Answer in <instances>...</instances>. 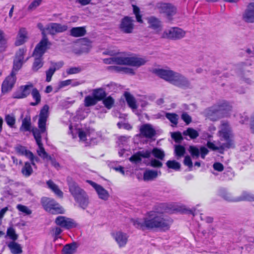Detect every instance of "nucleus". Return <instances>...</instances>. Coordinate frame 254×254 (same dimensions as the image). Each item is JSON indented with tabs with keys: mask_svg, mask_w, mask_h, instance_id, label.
Here are the masks:
<instances>
[{
	"mask_svg": "<svg viewBox=\"0 0 254 254\" xmlns=\"http://www.w3.org/2000/svg\"><path fill=\"white\" fill-rule=\"evenodd\" d=\"M68 26L65 24H62L57 23H51L46 27L48 33L51 35H55L57 33L64 32L66 31Z\"/></svg>",
	"mask_w": 254,
	"mask_h": 254,
	"instance_id": "nucleus-18",
	"label": "nucleus"
},
{
	"mask_svg": "<svg viewBox=\"0 0 254 254\" xmlns=\"http://www.w3.org/2000/svg\"><path fill=\"white\" fill-rule=\"evenodd\" d=\"M15 150L19 154L25 155L30 160L33 166H35V162H38L39 159L34 156L33 153L26 149L25 147L22 146H17L15 147Z\"/></svg>",
	"mask_w": 254,
	"mask_h": 254,
	"instance_id": "nucleus-20",
	"label": "nucleus"
},
{
	"mask_svg": "<svg viewBox=\"0 0 254 254\" xmlns=\"http://www.w3.org/2000/svg\"><path fill=\"white\" fill-rule=\"evenodd\" d=\"M241 19L245 23H254V2L248 4L242 13Z\"/></svg>",
	"mask_w": 254,
	"mask_h": 254,
	"instance_id": "nucleus-9",
	"label": "nucleus"
},
{
	"mask_svg": "<svg viewBox=\"0 0 254 254\" xmlns=\"http://www.w3.org/2000/svg\"><path fill=\"white\" fill-rule=\"evenodd\" d=\"M220 195L222 198L227 201L238 202V196H234L231 193L225 190H220Z\"/></svg>",
	"mask_w": 254,
	"mask_h": 254,
	"instance_id": "nucleus-31",
	"label": "nucleus"
},
{
	"mask_svg": "<svg viewBox=\"0 0 254 254\" xmlns=\"http://www.w3.org/2000/svg\"><path fill=\"white\" fill-rule=\"evenodd\" d=\"M110 68H112L117 71L122 72L124 73L131 75H134L135 74V72L132 68L123 67L118 66H110Z\"/></svg>",
	"mask_w": 254,
	"mask_h": 254,
	"instance_id": "nucleus-40",
	"label": "nucleus"
},
{
	"mask_svg": "<svg viewBox=\"0 0 254 254\" xmlns=\"http://www.w3.org/2000/svg\"><path fill=\"white\" fill-rule=\"evenodd\" d=\"M76 248L75 243L67 244L63 248L62 254H73L75 253Z\"/></svg>",
	"mask_w": 254,
	"mask_h": 254,
	"instance_id": "nucleus-39",
	"label": "nucleus"
},
{
	"mask_svg": "<svg viewBox=\"0 0 254 254\" xmlns=\"http://www.w3.org/2000/svg\"><path fill=\"white\" fill-rule=\"evenodd\" d=\"M31 127V119L29 117H26L22 120V125L20 127V130L23 132L30 131Z\"/></svg>",
	"mask_w": 254,
	"mask_h": 254,
	"instance_id": "nucleus-37",
	"label": "nucleus"
},
{
	"mask_svg": "<svg viewBox=\"0 0 254 254\" xmlns=\"http://www.w3.org/2000/svg\"><path fill=\"white\" fill-rule=\"evenodd\" d=\"M154 73L161 78L183 89H192L193 85L184 75L171 69H156Z\"/></svg>",
	"mask_w": 254,
	"mask_h": 254,
	"instance_id": "nucleus-2",
	"label": "nucleus"
},
{
	"mask_svg": "<svg viewBox=\"0 0 254 254\" xmlns=\"http://www.w3.org/2000/svg\"><path fill=\"white\" fill-rule=\"evenodd\" d=\"M147 62V60L145 58L135 56L129 57H115L104 60V62L106 64H115L121 65H128L136 67L144 65Z\"/></svg>",
	"mask_w": 254,
	"mask_h": 254,
	"instance_id": "nucleus-3",
	"label": "nucleus"
},
{
	"mask_svg": "<svg viewBox=\"0 0 254 254\" xmlns=\"http://www.w3.org/2000/svg\"><path fill=\"white\" fill-rule=\"evenodd\" d=\"M50 44L47 37H43L41 41L36 45L33 53L34 57H42L48 49V45Z\"/></svg>",
	"mask_w": 254,
	"mask_h": 254,
	"instance_id": "nucleus-16",
	"label": "nucleus"
},
{
	"mask_svg": "<svg viewBox=\"0 0 254 254\" xmlns=\"http://www.w3.org/2000/svg\"><path fill=\"white\" fill-rule=\"evenodd\" d=\"M182 119L183 120V121L186 123L187 125L190 124L191 121V119L190 117L188 115L187 113H184L182 115Z\"/></svg>",
	"mask_w": 254,
	"mask_h": 254,
	"instance_id": "nucleus-64",
	"label": "nucleus"
},
{
	"mask_svg": "<svg viewBox=\"0 0 254 254\" xmlns=\"http://www.w3.org/2000/svg\"><path fill=\"white\" fill-rule=\"evenodd\" d=\"M41 202L45 210L50 213L57 214L64 212L63 207L53 199L44 197L42 199Z\"/></svg>",
	"mask_w": 254,
	"mask_h": 254,
	"instance_id": "nucleus-7",
	"label": "nucleus"
},
{
	"mask_svg": "<svg viewBox=\"0 0 254 254\" xmlns=\"http://www.w3.org/2000/svg\"><path fill=\"white\" fill-rule=\"evenodd\" d=\"M184 135H188L192 139H195L199 136L198 131L192 128H188L183 132Z\"/></svg>",
	"mask_w": 254,
	"mask_h": 254,
	"instance_id": "nucleus-44",
	"label": "nucleus"
},
{
	"mask_svg": "<svg viewBox=\"0 0 254 254\" xmlns=\"http://www.w3.org/2000/svg\"><path fill=\"white\" fill-rule=\"evenodd\" d=\"M42 0H34L28 6V9L32 11L35 9L38 6H39Z\"/></svg>",
	"mask_w": 254,
	"mask_h": 254,
	"instance_id": "nucleus-58",
	"label": "nucleus"
},
{
	"mask_svg": "<svg viewBox=\"0 0 254 254\" xmlns=\"http://www.w3.org/2000/svg\"><path fill=\"white\" fill-rule=\"evenodd\" d=\"M131 222L138 229L158 228L165 231L170 228L173 220L159 207L148 212L144 219H132Z\"/></svg>",
	"mask_w": 254,
	"mask_h": 254,
	"instance_id": "nucleus-1",
	"label": "nucleus"
},
{
	"mask_svg": "<svg viewBox=\"0 0 254 254\" xmlns=\"http://www.w3.org/2000/svg\"><path fill=\"white\" fill-rule=\"evenodd\" d=\"M81 71V68L80 67H71L66 70L67 74H76Z\"/></svg>",
	"mask_w": 254,
	"mask_h": 254,
	"instance_id": "nucleus-60",
	"label": "nucleus"
},
{
	"mask_svg": "<svg viewBox=\"0 0 254 254\" xmlns=\"http://www.w3.org/2000/svg\"><path fill=\"white\" fill-rule=\"evenodd\" d=\"M124 96L130 109L135 110L137 109L138 106L137 99H136L131 93L127 91L124 92Z\"/></svg>",
	"mask_w": 254,
	"mask_h": 254,
	"instance_id": "nucleus-23",
	"label": "nucleus"
},
{
	"mask_svg": "<svg viewBox=\"0 0 254 254\" xmlns=\"http://www.w3.org/2000/svg\"><path fill=\"white\" fill-rule=\"evenodd\" d=\"M151 154L155 158L160 160H163L165 156V154L163 150L156 147L152 150H143L138 151L132 155L129 160L133 163L139 164L141 163L142 158H149Z\"/></svg>",
	"mask_w": 254,
	"mask_h": 254,
	"instance_id": "nucleus-5",
	"label": "nucleus"
},
{
	"mask_svg": "<svg viewBox=\"0 0 254 254\" xmlns=\"http://www.w3.org/2000/svg\"><path fill=\"white\" fill-rule=\"evenodd\" d=\"M69 191L74 199L86 192L70 177L67 178Z\"/></svg>",
	"mask_w": 254,
	"mask_h": 254,
	"instance_id": "nucleus-13",
	"label": "nucleus"
},
{
	"mask_svg": "<svg viewBox=\"0 0 254 254\" xmlns=\"http://www.w3.org/2000/svg\"><path fill=\"white\" fill-rule=\"evenodd\" d=\"M85 33V29L83 27H73L70 31V35L74 37L83 36Z\"/></svg>",
	"mask_w": 254,
	"mask_h": 254,
	"instance_id": "nucleus-33",
	"label": "nucleus"
},
{
	"mask_svg": "<svg viewBox=\"0 0 254 254\" xmlns=\"http://www.w3.org/2000/svg\"><path fill=\"white\" fill-rule=\"evenodd\" d=\"M74 200L78 204L79 207L82 209H85L88 207L89 203V196L86 192L81 195L76 197Z\"/></svg>",
	"mask_w": 254,
	"mask_h": 254,
	"instance_id": "nucleus-25",
	"label": "nucleus"
},
{
	"mask_svg": "<svg viewBox=\"0 0 254 254\" xmlns=\"http://www.w3.org/2000/svg\"><path fill=\"white\" fill-rule=\"evenodd\" d=\"M242 201H254V195L248 192H244L239 196H238V202Z\"/></svg>",
	"mask_w": 254,
	"mask_h": 254,
	"instance_id": "nucleus-42",
	"label": "nucleus"
},
{
	"mask_svg": "<svg viewBox=\"0 0 254 254\" xmlns=\"http://www.w3.org/2000/svg\"><path fill=\"white\" fill-rule=\"evenodd\" d=\"M51 232L54 237V240L56 241L59 238L58 236L62 232V230L60 227H56L52 228Z\"/></svg>",
	"mask_w": 254,
	"mask_h": 254,
	"instance_id": "nucleus-55",
	"label": "nucleus"
},
{
	"mask_svg": "<svg viewBox=\"0 0 254 254\" xmlns=\"http://www.w3.org/2000/svg\"><path fill=\"white\" fill-rule=\"evenodd\" d=\"M25 52V49L23 48L19 49L16 53L15 59L24 61V55Z\"/></svg>",
	"mask_w": 254,
	"mask_h": 254,
	"instance_id": "nucleus-56",
	"label": "nucleus"
},
{
	"mask_svg": "<svg viewBox=\"0 0 254 254\" xmlns=\"http://www.w3.org/2000/svg\"><path fill=\"white\" fill-rule=\"evenodd\" d=\"M189 151L192 157H195L196 158L198 157L199 155V150L196 147L190 146L189 147Z\"/></svg>",
	"mask_w": 254,
	"mask_h": 254,
	"instance_id": "nucleus-54",
	"label": "nucleus"
},
{
	"mask_svg": "<svg viewBox=\"0 0 254 254\" xmlns=\"http://www.w3.org/2000/svg\"><path fill=\"white\" fill-rule=\"evenodd\" d=\"M38 148L37 150V154L41 157L43 160L48 161L49 159H51V156L49 155L45 151L43 143L37 144Z\"/></svg>",
	"mask_w": 254,
	"mask_h": 254,
	"instance_id": "nucleus-36",
	"label": "nucleus"
},
{
	"mask_svg": "<svg viewBox=\"0 0 254 254\" xmlns=\"http://www.w3.org/2000/svg\"><path fill=\"white\" fill-rule=\"evenodd\" d=\"M63 66L62 63H52L51 66L46 71V81L49 82L51 81L52 76L57 70L59 69Z\"/></svg>",
	"mask_w": 254,
	"mask_h": 254,
	"instance_id": "nucleus-24",
	"label": "nucleus"
},
{
	"mask_svg": "<svg viewBox=\"0 0 254 254\" xmlns=\"http://www.w3.org/2000/svg\"><path fill=\"white\" fill-rule=\"evenodd\" d=\"M78 136L80 140L81 141H85L86 139V136L89 134L88 131H85L82 129H79L78 130Z\"/></svg>",
	"mask_w": 254,
	"mask_h": 254,
	"instance_id": "nucleus-61",
	"label": "nucleus"
},
{
	"mask_svg": "<svg viewBox=\"0 0 254 254\" xmlns=\"http://www.w3.org/2000/svg\"><path fill=\"white\" fill-rule=\"evenodd\" d=\"M86 182L94 189L99 199L104 201L108 200L110 197V194L107 190L102 186L91 180H87Z\"/></svg>",
	"mask_w": 254,
	"mask_h": 254,
	"instance_id": "nucleus-12",
	"label": "nucleus"
},
{
	"mask_svg": "<svg viewBox=\"0 0 254 254\" xmlns=\"http://www.w3.org/2000/svg\"><path fill=\"white\" fill-rule=\"evenodd\" d=\"M151 167L153 168H160L163 166L162 163L160 161V160L156 159H152L148 163Z\"/></svg>",
	"mask_w": 254,
	"mask_h": 254,
	"instance_id": "nucleus-51",
	"label": "nucleus"
},
{
	"mask_svg": "<svg viewBox=\"0 0 254 254\" xmlns=\"http://www.w3.org/2000/svg\"><path fill=\"white\" fill-rule=\"evenodd\" d=\"M166 164L168 168L175 171H179L181 168V164L175 160H169Z\"/></svg>",
	"mask_w": 254,
	"mask_h": 254,
	"instance_id": "nucleus-46",
	"label": "nucleus"
},
{
	"mask_svg": "<svg viewBox=\"0 0 254 254\" xmlns=\"http://www.w3.org/2000/svg\"><path fill=\"white\" fill-rule=\"evenodd\" d=\"M141 134L147 138H151L155 135V131L149 125L142 126L140 128Z\"/></svg>",
	"mask_w": 254,
	"mask_h": 254,
	"instance_id": "nucleus-29",
	"label": "nucleus"
},
{
	"mask_svg": "<svg viewBox=\"0 0 254 254\" xmlns=\"http://www.w3.org/2000/svg\"><path fill=\"white\" fill-rule=\"evenodd\" d=\"M33 170L29 162H25L24 167L22 169L23 175L26 177H28L31 175Z\"/></svg>",
	"mask_w": 254,
	"mask_h": 254,
	"instance_id": "nucleus-47",
	"label": "nucleus"
},
{
	"mask_svg": "<svg viewBox=\"0 0 254 254\" xmlns=\"http://www.w3.org/2000/svg\"><path fill=\"white\" fill-rule=\"evenodd\" d=\"M147 21L150 28L157 32H159L161 30V22L158 18L154 16H150L147 18Z\"/></svg>",
	"mask_w": 254,
	"mask_h": 254,
	"instance_id": "nucleus-26",
	"label": "nucleus"
},
{
	"mask_svg": "<svg viewBox=\"0 0 254 254\" xmlns=\"http://www.w3.org/2000/svg\"><path fill=\"white\" fill-rule=\"evenodd\" d=\"M134 27L133 18L129 16H125L121 20L119 28L121 32L126 34H130L132 33Z\"/></svg>",
	"mask_w": 254,
	"mask_h": 254,
	"instance_id": "nucleus-10",
	"label": "nucleus"
},
{
	"mask_svg": "<svg viewBox=\"0 0 254 254\" xmlns=\"http://www.w3.org/2000/svg\"><path fill=\"white\" fill-rule=\"evenodd\" d=\"M219 133L222 137L221 140L225 141L226 142L222 144L219 143L218 146H215L213 143L208 141L207 143L208 147L213 150H217L232 147L233 142L230 138L232 135L231 130L227 123H224L222 124Z\"/></svg>",
	"mask_w": 254,
	"mask_h": 254,
	"instance_id": "nucleus-4",
	"label": "nucleus"
},
{
	"mask_svg": "<svg viewBox=\"0 0 254 254\" xmlns=\"http://www.w3.org/2000/svg\"><path fill=\"white\" fill-rule=\"evenodd\" d=\"M24 63V61L14 59L11 72H14L15 76H16V72L21 68Z\"/></svg>",
	"mask_w": 254,
	"mask_h": 254,
	"instance_id": "nucleus-48",
	"label": "nucleus"
},
{
	"mask_svg": "<svg viewBox=\"0 0 254 254\" xmlns=\"http://www.w3.org/2000/svg\"><path fill=\"white\" fill-rule=\"evenodd\" d=\"M251 64L242 63L240 64L238 67V74L240 78L248 83H251V75L252 74L250 70Z\"/></svg>",
	"mask_w": 254,
	"mask_h": 254,
	"instance_id": "nucleus-8",
	"label": "nucleus"
},
{
	"mask_svg": "<svg viewBox=\"0 0 254 254\" xmlns=\"http://www.w3.org/2000/svg\"><path fill=\"white\" fill-rule=\"evenodd\" d=\"M55 222L57 225L66 229H69L75 226L73 220L63 216L57 217L55 220Z\"/></svg>",
	"mask_w": 254,
	"mask_h": 254,
	"instance_id": "nucleus-19",
	"label": "nucleus"
},
{
	"mask_svg": "<svg viewBox=\"0 0 254 254\" xmlns=\"http://www.w3.org/2000/svg\"><path fill=\"white\" fill-rule=\"evenodd\" d=\"M138 103H140L141 107H145L147 104V102L146 101V97L144 96H140L139 98L137 99Z\"/></svg>",
	"mask_w": 254,
	"mask_h": 254,
	"instance_id": "nucleus-63",
	"label": "nucleus"
},
{
	"mask_svg": "<svg viewBox=\"0 0 254 254\" xmlns=\"http://www.w3.org/2000/svg\"><path fill=\"white\" fill-rule=\"evenodd\" d=\"M176 156L178 157H181L184 156L185 153V148L182 145H177L175 149Z\"/></svg>",
	"mask_w": 254,
	"mask_h": 254,
	"instance_id": "nucleus-52",
	"label": "nucleus"
},
{
	"mask_svg": "<svg viewBox=\"0 0 254 254\" xmlns=\"http://www.w3.org/2000/svg\"><path fill=\"white\" fill-rule=\"evenodd\" d=\"M16 208L19 211L26 215H30L32 213V211L26 206L23 205L22 204H18L16 206Z\"/></svg>",
	"mask_w": 254,
	"mask_h": 254,
	"instance_id": "nucleus-53",
	"label": "nucleus"
},
{
	"mask_svg": "<svg viewBox=\"0 0 254 254\" xmlns=\"http://www.w3.org/2000/svg\"><path fill=\"white\" fill-rule=\"evenodd\" d=\"M92 95L98 102L102 101L107 96V93L103 88H98L93 90Z\"/></svg>",
	"mask_w": 254,
	"mask_h": 254,
	"instance_id": "nucleus-30",
	"label": "nucleus"
},
{
	"mask_svg": "<svg viewBox=\"0 0 254 254\" xmlns=\"http://www.w3.org/2000/svg\"><path fill=\"white\" fill-rule=\"evenodd\" d=\"M186 35V32L178 27H172L165 31L163 37L171 39H179L183 38Z\"/></svg>",
	"mask_w": 254,
	"mask_h": 254,
	"instance_id": "nucleus-11",
	"label": "nucleus"
},
{
	"mask_svg": "<svg viewBox=\"0 0 254 254\" xmlns=\"http://www.w3.org/2000/svg\"><path fill=\"white\" fill-rule=\"evenodd\" d=\"M48 117V112H41L38 121V127L39 129L34 128L32 129L33 134L37 144L42 143L41 134L46 131V123Z\"/></svg>",
	"mask_w": 254,
	"mask_h": 254,
	"instance_id": "nucleus-6",
	"label": "nucleus"
},
{
	"mask_svg": "<svg viewBox=\"0 0 254 254\" xmlns=\"http://www.w3.org/2000/svg\"><path fill=\"white\" fill-rule=\"evenodd\" d=\"M133 11L135 15L136 19L138 22L142 23L141 15L139 14L140 9L138 7L135 5H132Z\"/></svg>",
	"mask_w": 254,
	"mask_h": 254,
	"instance_id": "nucleus-57",
	"label": "nucleus"
},
{
	"mask_svg": "<svg viewBox=\"0 0 254 254\" xmlns=\"http://www.w3.org/2000/svg\"><path fill=\"white\" fill-rule=\"evenodd\" d=\"M184 163L186 166H188L190 168H192V162L190 157L189 156H186L185 157Z\"/></svg>",
	"mask_w": 254,
	"mask_h": 254,
	"instance_id": "nucleus-62",
	"label": "nucleus"
},
{
	"mask_svg": "<svg viewBox=\"0 0 254 254\" xmlns=\"http://www.w3.org/2000/svg\"><path fill=\"white\" fill-rule=\"evenodd\" d=\"M5 121L8 126L12 127L15 124V119L14 116L8 115L5 117Z\"/></svg>",
	"mask_w": 254,
	"mask_h": 254,
	"instance_id": "nucleus-59",
	"label": "nucleus"
},
{
	"mask_svg": "<svg viewBox=\"0 0 254 254\" xmlns=\"http://www.w3.org/2000/svg\"><path fill=\"white\" fill-rule=\"evenodd\" d=\"M158 7L160 12L165 14L170 20H171V17L176 12V8L169 3H160Z\"/></svg>",
	"mask_w": 254,
	"mask_h": 254,
	"instance_id": "nucleus-21",
	"label": "nucleus"
},
{
	"mask_svg": "<svg viewBox=\"0 0 254 254\" xmlns=\"http://www.w3.org/2000/svg\"><path fill=\"white\" fill-rule=\"evenodd\" d=\"M8 247L13 254H20L22 252L20 245L14 242L9 243Z\"/></svg>",
	"mask_w": 254,
	"mask_h": 254,
	"instance_id": "nucleus-35",
	"label": "nucleus"
},
{
	"mask_svg": "<svg viewBox=\"0 0 254 254\" xmlns=\"http://www.w3.org/2000/svg\"><path fill=\"white\" fill-rule=\"evenodd\" d=\"M33 98L35 100V102H31V106H36L38 105L41 101V95L39 91L36 88H33L31 92Z\"/></svg>",
	"mask_w": 254,
	"mask_h": 254,
	"instance_id": "nucleus-43",
	"label": "nucleus"
},
{
	"mask_svg": "<svg viewBox=\"0 0 254 254\" xmlns=\"http://www.w3.org/2000/svg\"><path fill=\"white\" fill-rule=\"evenodd\" d=\"M16 80V76L14 72H11L10 74L6 77L1 85V91L3 93H6L11 90Z\"/></svg>",
	"mask_w": 254,
	"mask_h": 254,
	"instance_id": "nucleus-17",
	"label": "nucleus"
},
{
	"mask_svg": "<svg viewBox=\"0 0 254 254\" xmlns=\"http://www.w3.org/2000/svg\"><path fill=\"white\" fill-rule=\"evenodd\" d=\"M7 48V39L4 32L0 29V53L4 52Z\"/></svg>",
	"mask_w": 254,
	"mask_h": 254,
	"instance_id": "nucleus-38",
	"label": "nucleus"
},
{
	"mask_svg": "<svg viewBox=\"0 0 254 254\" xmlns=\"http://www.w3.org/2000/svg\"><path fill=\"white\" fill-rule=\"evenodd\" d=\"M102 103L104 107L107 110L111 109L115 106V100L111 96H106L102 100Z\"/></svg>",
	"mask_w": 254,
	"mask_h": 254,
	"instance_id": "nucleus-34",
	"label": "nucleus"
},
{
	"mask_svg": "<svg viewBox=\"0 0 254 254\" xmlns=\"http://www.w3.org/2000/svg\"><path fill=\"white\" fill-rule=\"evenodd\" d=\"M232 110V106L230 103L226 101H221L212 107L211 111H229Z\"/></svg>",
	"mask_w": 254,
	"mask_h": 254,
	"instance_id": "nucleus-22",
	"label": "nucleus"
},
{
	"mask_svg": "<svg viewBox=\"0 0 254 254\" xmlns=\"http://www.w3.org/2000/svg\"><path fill=\"white\" fill-rule=\"evenodd\" d=\"M27 39V32L25 28L20 29L16 40L15 42V45L17 46L23 44Z\"/></svg>",
	"mask_w": 254,
	"mask_h": 254,
	"instance_id": "nucleus-28",
	"label": "nucleus"
},
{
	"mask_svg": "<svg viewBox=\"0 0 254 254\" xmlns=\"http://www.w3.org/2000/svg\"><path fill=\"white\" fill-rule=\"evenodd\" d=\"M32 83L22 85L19 87L13 94L12 97L14 99H23L27 97L31 92V89L33 88Z\"/></svg>",
	"mask_w": 254,
	"mask_h": 254,
	"instance_id": "nucleus-15",
	"label": "nucleus"
},
{
	"mask_svg": "<svg viewBox=\"0 0 254 254\" xmlns=\"http://www.w3.org/2000/svg\"><path fill=\"white\" fill-rule=\"evenodd\" d=\"M166 117L172 124L175 125L178 124V116L177 114L167 113L166 114Z\"/></svg>",
	"mask_w": 254,
	"mask_h": 254,
	"instance_id": "nucleus-49",
	"label": "nucleus"
},
{
	"mask_svg": "<svg viewBox=\"0 0 254 254\" xmlns=\"http://www.w3.org/2000/svg\"><path fill=\"white\" fill-rule=\"evenodd\" d=\"M6 235L13 241H15L18 238V235L16 234L15 230L11 227L7 229Z\"/></svg>",
	"mask_w": 254,
	"mask_h": 254,
	"instance_id": "nucleus-50",
	"label": "nucleus"
},
{
	"mask_svg": "<svg viewBox=\"0 0 254 254\" xmlns=\"http://www.w3.org/2000/svg\"><path fill=\"white\" fill-rule=\"evenodd\" d=\"M97 103L98 101L92 95L85 96L84 100V105L86 107L95 106Z\"/></svg>",
	"mask_w": 254,
	"mask_h": 254,
	"instance_id": "nucleus-41",
	"label": "nucleus"
},
{
	"mask_svg": "<svg viewBox=\"0 0 254 254\" xmlns=\"http://www.w3.org/2000/svg\"><path fill=\"white\" fill-rule=\"evenodd\" d=\"M43 65L42 57H35V61L33 64L32 69L34 71H37Z\"/></svg>",
	"mask_w": 254,
	"mask_h": 254,
	"instance_id": "nucleus-45",
	"label": "nucleus"
},
{
	"mask_svg": "<svg viewBox=\"0 0 254 254\" xmlns=\"http://www.w3.org/2000/svg\"><path fill=\"white\" fill-rule=\"evenodd\" d=\"M160 174H161L160 171L146 169L143 173V178L145 181H151L157 178Z\"/></svg>",
	"mask_w": 254,
	"mask_h": 254,
	"instance_id": "nucleus-27",
	"label": "nucleus"
},
{
	"mask_svg": "<svg viewBox=\"0 0 254 254\" xmlns=\"http://www.w3.org/2000/svg\"><path fill=\"white\" fill-rule=\"evenodd\" d=\"M111 235L118 244L119 248L125 247L128 242V235L121 231H117L113 232Z\"/></svg>",
	"mask_w": 254,
	"mask_h": 254,
	"instance_id": "nucleus-14",
	"label": "nucleus"
},
{
	"mask_svg": "<svg viewBox=\"0 0 254 254\" xmlns=\"http://www.w3.org/2000/svg\"><path fill=\"white\" fill-rule=\"evenodd\" d=\"M48 188L51 190L56 195L63 197V192L59 189L58 186L52 180H49L46 183Z\"/></svg>",
	"mask_w": 254,
	"mask_h": 254,
	"instance_id": "nucleus-32",
	"label": "nucleus"
}]
</instances>
